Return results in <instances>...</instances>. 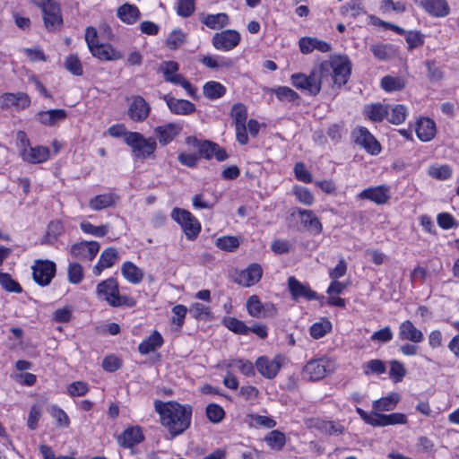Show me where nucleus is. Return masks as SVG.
I'll return each mask as SVG.
<instances>
[{
	"label": "nucleus",
	"instance_id": "c03bdc74",
	"mask_svg": "<svg viewBox=\"0 0 459 459\" xmlns=\"http://www.w3.org/2000/svg\"><path fill=\"white\" fill-rule=\"evenodd\" d=\"M364 374L369 375H381L386 371V366L385 362L378 359H370L364 363L362 366Z\"/></svg>",
	"mask_w": 459,
	"mask_h": 459
},
{
	"label": "nucleus",
	"instance_id": "7c9ffc66",
	"mask_svg": "<svg viewBox=\"0 0 459 459\" xmlns=\"http://www.w3.org/2000/svg\"><path fill=\"white\" fill-rule=\"evenodd\" d=\"M117 198L116 195L112 193L98 195L89 201V207L93 211H100L114 206Z\"/></svg>",
	"mask_w": 459,
	"mask_h": 459
},
{
	"label": "nucleus",
	"instance_id": "c85d7f7f",
	"mask_svg": "<svg viewBox=\"0 0 459 459\" xmlns=\"http://www.w3.org/2000/svg\"><path fill=\"white\" fill-rule=\"evenodd\" d=\"M436 124L429 117H422L417 122L416 134L423 142L430 141L436 134Z\"/></svg>",
	"mask_w": 459,
	"mask_h": 459
},
{
	"label": "nucleus",
	"instance_id": "39448f33",
	"mask_svg": "<svg viewBox=\"0 0 459 459\" xmlns=\"http://www.w3.org/2000/svg\"><path fill=\"white\" fill-rule=\"evenodd\" d=\"M171 218L181 226L187 239L194 240L197 238L201 231V224L190 212L174 208L171 212Z\"/></svg>",
	"mask_w": 459,
	"mask_h": 459
},
{
	"label": "nucleus",
	"instance_id": "cd10ccee",
	"mask_svg": "<svg viewBox=\"0 0 459 459\" xmlns=\"http://www.w3.org/2000/svg\"><path fill=\"white\" fill-rule=\"evenodd\" d=\"M49 149L45 146H36L25 149L22 157L24 160L31 164H39L46 161L49 158Z\"/></svg>",
	"mask_w": 459,
	"mask_h": 459
},
{
	"label": "nucleus",
	"instance_id": "2f4dec72",
	"mask_svg": "<svg viewBox=\"0 0 459 459\" xmlns=\"http://www.w3.org/2000/svg\"><path fill=\"white\" fill-rule=\"evenodd\" d=\"M364 114L373 122H381L389 114V109L384 104L374 103L365 106Z\"/></svg>",
	"mask_w": 459,
	"mask_h": 459
},
{
	"label": "nucleus",
	"instance_id": "5701e85b",
	"mask_svg": "<svg viewBox=\"0 0 459 459\" xmlns=\"http://www.w3.org/2000/svg\"><path fill=\"white\" fill-rule=\"evenodd\" d=\"M262 274L263 270L260 264H252L238 274L237 281L244 287H249L257 283L262 278Z\"/></svg>",
	"mask_w": 459,
	"mask_h": 459
},
{
	"label": "nucleus",
	"instance_id": "4d7b16f0",
	"mask_svg": "<svg viewBox=\"0 0 459 459\" xmlns=\"http://www.w3.org/2000/svg\"><path fill=\"white\" fill-rule=\"evenodd\" d=\"M67 276L69 282L73 284L80 283L83 279L82 266L78 263H71L68 266Z\"/></svg>",
	"mask_w": 459,
	"mask_h": 459
},
{
	"label": "nucleus",
	"instance_id": "20e7f679",
	"mask_svg": "<svg viewBox=\"0 0 459 459\" xmlns=\"http://www.w3.org/2000/svg\"><path fill=\"white\" fill-rule=\"evenodd\" d=\"M125 143L131 147L133 156L140 160L152 157L157 148V143L154 138H145L138 132H130L127 134L125 138Z\"/></svg>",
	"mask_w": 459,
	"mask_h": 459
},
{
	"label": "nucleus",
	"instance_id": "a18cd8bd",
	"mask_svg": "<svg viewBox=\"0 0 459 459\" xmlns=\"http://www.w3.org/2000/svg\"><path fill=\"white\" fill-rule=\"evenodd\" d=\"M215 245L221 250L232 252L239 246V240L233 236H223L216 239Z\"/></svg>",
	"mask_w": 459,
	"mask_h": 459
},
{
	"label": "nucleus",
	"instance_id": "58836bf2",
	"mask_svg": "<svg viewBox=\"0 0 459 459\" xmlns=\"http://www.w3.org/2000/svg\"><path fill=\"white\" fill-rule=\"evenodd\" d=\"M178 70L179 65L175 61H166L162 64L160 67V71L163 74L164 80L173 84L178 82L183 76L178 74Z\"/></svg>",
	"mask_w": 459,
	"mask_h": 459
},
{
	"label": "nucleus",
	"instance_id": "603ef678",
	"mask_svg": "<svg viewBox=\"0 0 459 459\" xmlns=\"http://www.w3.org/2000/svg\"><path fill=\"white\" fill-rule=\"evenodd\" d=\"M341 13L352 18H356L363 13V7L360 0H351L341 7Z\"/></svg>",
	"mask_w": 459,
	"mask_h": 459
},
{
	"label": "nucleus",
	"instance_id": "13d9d810",
	"mask_svg": "<svg viewBox=\"0 0 459 459\" xmlns=\"http://www.w3.org/2000/svg\"><path fill=\"white\" fill-rule=\"evenodd\" d=\"M190 315L197 320H206L211 317L210 308L201 303H194L189 309Z\"/></svg>",
	"mask_w": 459,
	"mask_h": 459
},
{
	"label": "nucleus",
	"instance_id": "a878e982",
	"mask_svg": "<svg viewBox=\"0 0 459 459\" xmlns=\"http://www.w3.org/2000/svg\"><path fill=\"white\" fill-rule=\"evenodd\" d=\"M180 131V126L174 123H169L167 125L155 127L154 134L157 136L159 143L164 146L172 142L174 138L179 134Z\"/></svg>",
	"mask_w": 459,
	"mask_h": 459
},
{
	"label": "nucleus",
	"instance_id": "de8ad7c7",
	"mask_svg": "<svg viewBox=\"0 0 459 459\" xmlns=\"http://www.w3.org/2000/svg\"><path fill=\"white\" fill-rule=\"evenodd\" d=\"M407 371L404 365L398 360L390 361L389 377L394 383H400L405 377Z\"/></svg>",
	"mask_w": 459,
	"mask_h": 459
},
{
	"label": "nucleus",
	"instance_id": "393cba45",
	"mask_svg": "<svg viewBox=\"0 0 459 459\" xmlns=\"http://www.w3.org/2000/svg\"><path fill=\"white\" fill-rule=\"evenodd\" d=\"M299 46L303 54H309L314 50L327 53L332 49L328 42L311 37L301 38L299 41Z\"/></svg>",
	"mask_w": 459,
	"mask_h": 459
},
{
	"label": "nucleus",
	"instance_id": "b1692460",
	"mask_svg": "<svg viewBox=\"0 0 459 459\" xmlns=\"http://www.w3.org/2000/svg\"><path fill=\"white\" fill-rule=\"evenodd\" d=\"M66 117L67 112L63 108L39 111L36 114L37 121L47 126H55L58 123L64 121Z\"/></svg>",
	"mask_w": 459,
	"mask_h": 459
},
{
	"label": "nucleus",
	"instance_id": "9b49d317",
	"mask_svg": "<svg viewBox=\"0 0 459 459\" xmlns=\"http://www.w3.org/2000/svg\"><path fill=\"white\" fill-rule=\"evenodd\" d=\"M240 34L235 30H226L215 33L212 37L213 47L221 51H230L240 42Z\"/></svg>",
	"mask_w": 459,
	"mask_h": 459
},
{
	"label": "nucleus",
	"instance_id": "338daca9",
	"mask_svg": "<svg viewBox=\"0 0 459 459\" xmlns=\"http://www.w3.org/2000/svg\"><path fill=\"white\" fill-rule=\"evenodd\" d=\"M405 39L409 49L421 47L424 44V36L417 30L407 32Z\"/></svg>",
	"mask_w": 459,
	"mask_h": 459
},
{
	"label": "nucleus",
	"instance_id": "dca6fc26",
	"mask_svg": "<svg viewBox=\"0 0 459 459\" xmlns=\"http://www.w3.org/2000/svg\"><path fill=\"white\" fill-rule=\"evenodd\" d=\"M288 288L291 294L292 299L297 301L300 298L307 300L317 299V294L312 290L307 284H304L298 281L294 276L288 279Z\"/></svg>",
	"mask_w": 459,
	"mask_h": 459
},
{
	"label": "nucleus",
	"instance_id": "052dcab7",
	"mask_svg": "<svg viewBox=\"0 0 459 459\" xmlns=\"http://www.w3.org/2000/svg\"><path fill=\"white\" fill-rule=\"evenodd\" d=\"M429 175L436 179L446 180L452 176V169L448 165L432 166L429 169Z\"/></svg>",
	"mask_w": 459,
	"mask_h": 459
},
{
	"label": "nucleus",
	"instance_id": "473e14b6",
	"mask_svg": "<svg viewBox=\"0 0 459 459\" xmlns=\"http://www.w3.org/2000/svg\"><path fill=\"white\" fill-rule=\"evenodd\" d=\"M400 401V395L397 393H391L385 397H382L373 402L372 407L376 411H389L395 409Z\"/></svg>",
	"mask_w": 459,
	"mask_h": 459
},
{
	"label": "nucleus",
	"instance_id": "680f3d73",
	"mask_svg": "<svg viewBox=\"0 0 459 459\" xmlns=\"http://www.w3.org/2000/svg\"><path fill=\"white\" fill-rule=\"evenodd\" d=\"M201 62L205 66H207L209 68H212V69H217L220 67L229 68L233 65V62L230 59L223 58L219 61L211 56H204L203 58L201 59Z\"/></svg>",
	"mask_w": 459,
	"mask_h": 459
},
{
	"label": "nucleus",
	"instance_id": "4468645a",
	"mask_svg": "<svg viewBox=\"0 0 459 459\" xmlns=\"http://www.w3.org/2000/svg\"><path fill=\"white\" fill-rule=\"evenodd\" d=\"M97 241H81L71 247L70 255L76 259L91 261L100 250Z\"/></svg>",
	"mask_w": 459,
	"mask_h": 459
},
{
	"label": "nucleus",
	"instance_id": "09e8293b",
	"mask_svg": "<svg viewBox=\"0 0 459 459\" xmlns=\"http://www.w3.org/2000/svg\"><path fill=\"white\" fill-rule=\"evenodd\" d=\"M293 194L299 202L305 205H312L315 202L313 194L305 186H295L293 187Z\"/></svg>",
	"mask_w": 459,
	"mask_h": 459
},
{
	"label": "nucleus",
	"instance_id": "f8f14e48",
	"mask_svg": "<svg viewBox=\"0 0 459 459\" xmlns=\"http://www.w3.org/2000/svg\"><path fill=\"white\" fill-rule=\"evenodd\" d=\"M355 143L372 155L381 152V145L374 135L366 128L359 127L353 132Z\"/></svg>",
	"mask_w": 459,
	"mask_h": 459
},
{
	"label": "nucleus",
	"instance_id": "f257e3e1",
	"mask_svg": "<svg viewBox=\"0 0 459 459\" xmlns=\"http://www.w3.org/2000/svg\"><path fill=\"white\" fill-rule=\"evenodd\" d=\"M351 62L347 56H338L330 61H324L315 66L308 75L293 74L291 82L294 87L305 90L311 96L317 95L325 82H333L338 88L345 85L351 74Z\"/></svg>",
	"mask_w": 459,
	"mask_h": 459
},
{
	"label": "nucleus",
	"instance_id": "6e6552de",
	"mask_svg": "<svg viewBox=\"0 0 459 459\" xmlns=\"http://www.w3.org/2000/svg\"><path fill=\"white\" fill-rule=\"evenodd\" d=\"M247 310L252 317L267 318L277 315V307L271 302L262 303L256 295L250 296L247 300Z\"/></svg>",
	"mask_w": 459,
	"mask_h": 459
},
{
	"label": "nucleus",
	"instance_id": "8fccbe9b",
	"mask_svg": "<svg viewBox=\"0 0 459 459\" xmlns=\"http://www.w3.org/2000/svg\"><path fill=\"white\" fill-rule=\"evenodd\" d=\"M230 116L234 120L235 126L244 125L247 118V110L243 103H236L232 106Z\"/></svg>",
	"mask_w": 459,
	"mask_h": 459
},
{
	"label": "nucleus",
	"instance_id": "ea45409f",
	"mask_svg": "<svg viewBox=\"0 0 459 459\" xmlns=\"http://www.w3.org/2000/svg\"><path fill=\"white\" fill-rule=\"evenodd\" d=\"M202 22L212 30H219L229 24V16L224 13L207 14L202 19Z\"/></svg>",
	"mask_w": 459,
	"mask_h": 459
},
{
	"label": "nucleus",
	"instance_id": "f3484780",
	"mask_svg": "<svg viewBox=\"0 0 459 459\" xmlns=\"http://www.w3.org/2000/svg\"><path fill=\"white\" fill-rule=\"evenodd\" d=\"M414 2L433 17H446L450 13L446 0H414Z\"/></svg>",
	"mask_w": 459,
	"mask_h": 459
},
{
	"label": "nucleus",
	"instance_id": "37998d69",
	"mask_svg": "<svg viewBox=\"0 0 459 459\" xmlns=\"http://www.w3.org/2000/svg\"><path fill=\"white\" fill-rule=\"evenodd\" d=\"M80 229L82 232L90 234L97 238H102L106 236L109 230V225H100L95 226L88 221H82L80 224Z\"/></svg>",
	"mask_w": 459,
	"mask_h": 459
},
{
	"label": "nucleus",
	"instance_id": "1a4fd4ad",
	"mask_svg": "<svg viewBox=\"0 0 459 459\" xmlns=\"http://www.w3.org/2000/svg\"><path fill=\"white\" fill-rule=\"evenodd\" d=\"M43 20L47 30L54 31L63 24L59 4L53 0H46L42 4Z\"/></svg>",
	"mask_w": 459,
	"mask_h": 459
},
{
	"label": "nucleus",
	"instance_id": "69168bd1",
	"mask_svg": "<svg viewBox=\"0 0 459 459\" xmlns=\"http://www.w3.org/2000/svg\"><path fill=\"white\" fill-rule=\"evenodd\" d=\"M185 42V34L179 30H174L166 40L167 47L177 49Z\"/></svg>",
	"mask_w": 459,
	"mask_h": 459
},
{
	"label": "nucleus",
	"instance_id": "ddd939ff",
	"mask_svg": "<svg viewBox=\"0 0 459 459\" xmlns=\"http://www.w3.org/2000/svg\"><path fill=\"white\" fill-rule=\"evenodd\" d=\"M151 113L150 104L142 96H133L127 110L129 118L136 123L143 122Z\"/></svg>",
	"mask_w": 459,
	"mask_h": 459
},
{
	"label": "nucleus",
	"instance_id": "f704fd0d",
	"mask_svg": "<svg viewBox=\"0 0 459 459\" xmlns=\"http://www.w3.org/2000/svg\"><path fill=\"white\" fill-rule=\"evenodd\" d=\"M163 338L160 333L154 331L147 339L143 340L138 346V351L142 354H148L161 347Z\"/></svg>",
	"mask_w": 459,
	"mask_h": 459
},
{
	"label": "nucleus",
	"instance_id": "72a5a7b5",
	"mask_svg": "<svg viewBox=\"0 0 459 459\" xmlns=\"http://www.w3.org/2000/svg\"><path fill=\"white\" fill-rule=\"evenodd\" d=\"M121 273L125 279L133 284L140 283L143 278V271L129 261L122 264Z\"/></svg>",
	"mask_w": 459,
	"mask_h": 459
},
{
	"label": "nucleus",
	"instance_id": "a211bd4d",
	"mask_svg": "<svg viewBox=\"0 0 459 459\" xmlns=\"http://www.w3.org/2000/svg\"><path fill=\"white\" fill-rule=\"evenodd\" d=\"M30 104V99L24 92L4 93L0 96V106L3 108L15 107L17 108H26Z\"/></svg>",
	"mask_w": 459,
	"mask_h": 459
},
{
	"label": "nucleus",
	"instance_id": "a19ab883",
	"mask_svg": "<svg viewBox=\"0 0 459 459\" xmlns=\"http://www.w3.org/2000/svg\"><path fill=\"white\" fill-rule=\"evenodd\" d=\"M204 95L209 100H217L226 93V88L219 82L209 81L203 87Z\"/></svg>",
	"mask_w": 459,
	"mask_h": 459
},
{
	"label": "nucleus",
	"instance_id": "864d4df0",
	"mask_svg": "<svg viewBox=\"0 0 459 459\" xmlns=\"http://www.w3.org/2000/svg\"><path fill=\"white\" fill-rule=\"evenodd\" d=\"M64 65L74 75L80 76L83 73L82 63L76 55L68 56L65 60Z\"/></svg>",
	"mask_w": 459,
	"mask_h": 459
},
{
	"label": "nucleus",
	"instance_id": "2eb2a0df",
	"mask_svg": "<svg viewBox=\"0 0 459 459\" xmlns=\"http://www.w3.org/2000/svg\"><path fill=\"white\" fill-rule=\"evenodd\" d=\"M358 197L359 199L370 200L378 205H382L388 203L391 198L390 186L386 185H380L377 186L368 187L361 191L358 195Z\"/></svg>",
	"mask_w": 459,
	"mask_h": 459
},
{
	"label": "nucleus",
	"instance_id": "f03ea898",
	"mask_svg": "<svg viewBox=\"0 0 459 459\" xmlns=\"http://www.w3.org/2000/svg\"><path fill=\"white\" fill-rule=\"evenodd\" d=\"M154 408L160 415V423L170 434V438L184 433L191 424L192 407L176 401H155Z\"/></svg>",
	"mask_w": 459,
	"mask_h": 459
},
{
	"label": "nucleus",
	"instance_id": "0eeeda50",
	"mask_svg": "<svg viewBox=\"0 0 459 459\" xmlns=\"http://www.w3.org/2000/svg\"><path fill=\"white\" fill-rule=\"evenodd\" d=\"M285 357L281 354H277L273 359L268 357L261 356L255 361V368L257 371L265 378H274L281 368L285 363Z\"/></svg>",
	"mask_w": 459,
	"mask_h": 459
},
{
	"label": "nucleus",
	"instance_id": "9d476101",
	"mask_svg": "<svg viewBox=\"0 0 459 459\" xmlns=\"http://www.w3.org/2000/svg\"><path fill=\"white\" fill-rule=\"evenodd\" d=\"M332 369V363L327 359H311L304 367L303 376L310 381H318L323 379Z\"/></svg>",
	"mask_w": 459,
	"mask_h": 459
},
{
	"label": "nucleus",
	"instance_id": "c756f323",
	"mask_svg": "<svg viewBox=\"0 0 459 459\" xmlns=\"http://www.w3.org/2000/svg\"><path fill=\"white\" fill-rule=\"evenodd\" d=\"M93 56L100 60H118L122 57L120 52L117 51L109 44H98L90 49Z\"/></svg>",
	"mask_w": 459,
	"mask_h": 459
},
{
	"label": "nucleus",
	"instance_id": "6ab92c4d",
	"mask_svg": "<svg viewBox=\"0 0 459 459\" xmlns=\"http://www.w3.org/2000/svg\"><path fill=\"white\" fill-rule=\"evenodd\" d=\"M300 216V223L312 235H319L323 230L322 223L312 210L297 209Z\"/></svg>",
	"mask_w": 459,
	"mask_h": 459
},
{
	"label": "nucleus",
	"instance_id": "bb28decb",
	"mask_svg": "<svg viewBox=\"0 0 459 459\" xmlns=\"http://www.w3.org/2000/svg\"><path fill=\"white\" fill-rule=\"evenodd\" d=\"M143 434L139 427H131L123 431L117 437L119 446L125 448L133 447L143 440Z\"/></svg>",
	"mask_w": 459,
	"mask_h": 459
},
{
	"label": "nucleus",
	"instance_id": "4be33fe9",
	"mask_svg": "<svg viewBox=\"0 0 459 459\" xmlns=\"http://www.w3.org/2000/svg\"><path fill=\"white\" fill-rule=\"evenodd\" d=\"M169 110L177 115H189L195 111V106L189 100L176 99L170 95H164Z\"/></svg>",
	"mask_w": 459,
	"mask_h": 459
},
{
	"label": "nucleus",
	"instance_id": "6e6d98bb",
	"mask_svg": "<svg viewBox=\"0 0 459 459\" xmlns=\"http://www.w3.org/2000/svg\"><path fill=\"white\" fill-rule=\"evenodd\" d=\"M228 367L238 368L239 371L247 377H252L255 375L254 365L251 361L247 359H231L229 362Z\"/></svg>",
	"mask_w": 459,
	"mask_h": 459
},
{
	"label": "nucleus",
	"instance_id": "e2e57ef3",
	"mask_svg": "<svg viewBox=\"0 0 459 459\" xmlns=\"http://www.w3.org/2000/svg\"><path fill=\"white\" fill-rule=\"evenodd\" d=\"M407 116V109L405 106L397 104L392 108L389 122L394 125H400L404 122Z\"/></svg>",
	"mask_w": 459,
	"mask_h": 459
},
{
	"label": "nucleus",
	"instance_id": "0e129e2a",
	"mask_svg": "<svg viewBox=\"0 0 459 459\" xmlns=\"http://www.w3.org/2000/svg\"><path fill=\"white\" fill-rule=\"evenodd\" d=\"M370 50L372 51L375 57L379 60H387L391 57V47L384 44H374L370 46Z\"/></svg>",
	"mask_w": 459,
	"mask_h": 459
},
{
	"label": "nucleus",
	"instance_id": "5fc2aeb1",
	"mask_svg": "<svg viewBox=\"0 0 459 459\" xmlns=\"http://www.w3.org/2000/svg\"><path fill=\"white\" fill-rule=\"evenodd\" d=\"M225 326L235 333L247 334L249 327L241 320L235 317H230L224 320Z\"/></svg>",
	"mask_w": 459,
	"mask_h": 459
},
{
	"label": "nucleus",
	"instance_id": "4c0bfd02",
	"mask_svg": "<svg viewBox=\"0 0 459 459\" xmlns=\"http://www.w3.org/2000/svg\"><path fill=\"white\" fill-rule=\"evenodd\" d=\"M406 86V81L402 76L385 75L381 79V87L387 92L402 91Z\"/></svg>",
	"mask_w": 459,
	"mask_h": 459
},
{
	"label": "nucleus",
	"instance_id": "e433bc0d",
	"mask_svg": "<svg viewBox=\"0 0 459 459\" xmlns=\"http://www.w3.org/2000/svg\"><path fill=\"white\" fill-rule=\"evenodd\" d=\"M316 429L329 436H340L343 434L345 428L342 424L333 420H320L316 424Z\"/></svg>",
	"mask_w": 459,
	"mask_h": 459
},
{
	"label": "nucleus",
	"instance_id": "c9c22d12",
	"mask_svg": "<svg viewBox=\"0 0 459 459\" xmlns=\"http://www.w3.org/2000/svg\"><path fill=\"white\" fill-rule=\"evenodd\" d=\"M117 17L127 24H133L139 19L140 11L134 4H124L117 9Z\"/></svg>",
	"mask_w": 459,
	"mask_h": 459
},
{
	"label": "nucleus",
	"instance_id": "bf43d9fd",
	"mask_svg": "<svg viewBox=\"0 0 459 459\" xmlns=\"http://www.w3.org/2000/svg\"><path fill=\"white\" fill-rule=\"evenodd\" d=\"M206 416L212 423H219L223 420L225 411L220 405L210 403L206 407Z\"/></svg>",
	"mask_w": 459,
	"mask_h": 459
},
{
	"label": "nucleus",
	"instance_id": "49530a36",
	"mask_svg": "<svg viewBox=\"0 0 459 459\" xmlns=\"http://www.w3.org/2000/svg\"><path fill=\"white\" fill-rule=\"evenodd\" d=\"M0 285L8 292L21 293L22 286L7 273L0 272Z\"/></svg>",
	"mask_w": 459,
	"mask_h": 459
},
{
	"label": "nucleus",
	"instance_id": "79ce46f5",
	"mask_svg": "<svg viewBox=\"0 0 459 459\" xmlns=\"http://www.w3.org/2000/svg\"><path fill=\"white\" fill-rule=\"evenodd\" d=\"M264 441L272 449L279 451L285 446L286 437L279 430H272L265 436Z\"/></svg>",
	"mask_w": 459,
	"mask_h": 459
},
{
	"label": "nucleus",
	"instance_id": "3c124183",
	"mask_svg": "<svg viewBox=\"0 0 459 459\" xmlns=\"http://www.w3.org/2000/svg\"><path fill=\"white\" fill-rule=\"evenodd\" d=\"M332 330V324L328 320L323 322L315 323L310 326V335L315 339H320L324 337L327 333Z\"/></svg>",
	"mask_w": 459,
	"mask_h": 459
},
{
	"label": "nucleus",
	"instance_id": "423d86ee",
	"mask_svg": "<svg viewBox=\"0 0 459 459\" xmlns=\"http://www.w3.org/2000/svg\"><path fill=\"white\" fill-rule=\"evenodd\" d=\"M33 280L40 286L50 284L56 275V264L50 260H36L31 267Z\"/></svg>",
	"mask_w": 459,
	"mask_h": 459
},
{
	"label": "nucleus",
	"instance_id": "aec40b11",
	"mask_svg": "<svg viewBox=\"0 0 459 459\" xmlns=\"http://www.w3.org/2000/svg\"><path fill=\"white\" fill-rule=\"evenodd\" d=\"M398 338L401 341L421 342L424 340L423 333L418 329L411 321L405 320L399 325Z\"/></svg>",
	"mask_w": 459,
	"mask_h": 459
},
{
	"label": "nucleus",
	"instance_id": "412c9836",
	"mask_svg": "<svg viewBox=\"0 0 459 459\" xmlns=\"http://www.w3.org/2000/svg\"><path fill=\"white\" fill-rule=\"evenodd\" d=\"M118 259V251L115 247L105 248L99 258L98 263L92 269L94 275H100L103 270L113 266Z\"/></svg>",
	"mask_w": 459,
	"mask_h": 459
},
{
	"label": "nucleus",
	"instance_id": "774afa93",
	"mask_svg": "<svg viewBox=\"0 0 459 459\" xmlns=\"http://www.w3.org/2000/svg\"><path fill=\"white\" fill-rule=\"evenodd\" d=\"M274 92L280 100L294 101L299 99V94L286 86L277 88Z\"/></svg>",
	"mask_w": 459,
	"mask_h": 459
},
{
	"label": "nucleus",
	"instance_id": "7ed1b4c3",
	"mask_svg": "<svg viewBox=\"0 0 459 459\" xmlns=\"http://www.w3.org/2000/svg\"><path fill=\"white\" fill-rule=\"evenodd\" d=\"M97 295L106 300L108 304L114 307H132L135 305L134 299L120 295L118 283L115 278H108L100 281L96 288Z\"/></svg>",
	"mask_w": 459,
	"mask_h": 459
}]
</instances>
